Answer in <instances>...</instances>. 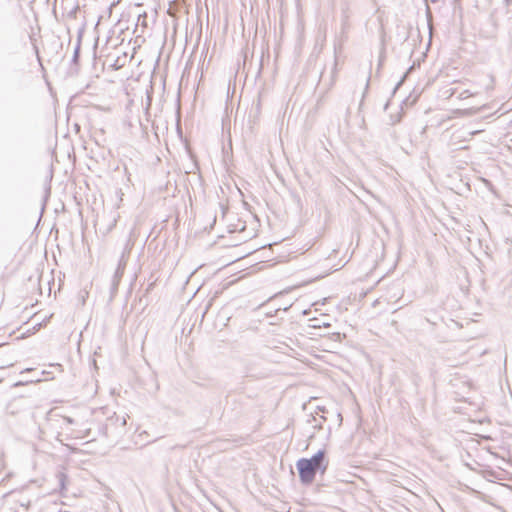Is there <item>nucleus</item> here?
<instances>
[{
  "label": "nucleus",
  "instance_id": "f257e3e1",
  "mask_svg": "<svg viewBox=\"0 0 512 512\" xmlns=\"http://www.w3.org/2000/svg\"><path fill=\"white\" fill-rule=\"evenodd\" d=\"M329 460L326 457L324 450H319L311 458H300L296 462L300 481L303 485H310L316 474L319 472L324 475L327 471Z\"/></svg>",
  "mask_w": 512,
  "mask_h": 512
},
{
  "label": "nucleus",
  "instance_id": "f03ea898",
  "mask_svg": "<svg viewBox=\"0 0 512 512\" xmlns=\"http://www.w3.org/2000/svg\"><path fill=\"white\" fill-rule=\"evenodd\" d=\"M125 266H126V261H125V255L122 254L120 260H119V263H118V266L114 272V275L112 277V280H111V294L112 296L116 293L117 289H118V285L121 281V278L124 274V269H125Z\"/></svg>",
  "mask_w": 512,
  "mask_h": 512
},
{
  "label": "nucleus",
  "instance_id": "7ed1b4c3",
  "mask_svg": "<svg viewBox=\"0 0 512 512\" xmlns=\"http://www.w3.org/2000/svg\"><path fill=\"white\" fill-rule=\"evenodd\" d=\"M119 218V214L114 215L110 221V223L107 225V227L104 230V234H108L112 231V229L116 226L117 220Z\"/></svg>",
  "mask_w": 512,
  "mask_h": 512
},
{
  "label": "nucleus",
  "instance_id": "20e7f679",
  "mask_svg": "<svg viewBox=\"0 0 512 512\" xmlns=\"http://www.w3.org/2000/svg\"><path fill=\"white\" fill-rule=\"evenodd\" d=\"M57 478L59 480L61 488H64L65 480H66V475L64 473L60 472V473L57 474Z\"/></svg>",
  "mask_w": 512,
  "mask_h": 512
},
{
  "label": "nucleus",
  "instance_id": "39448f33",
  "mask_svg": "<svg viewBox=\"0 0 512 512\" xmlns=\"http://www.w3.org/2000/svg\"><path fill=\"white\" fill-rule=\"evenodd\" d=\"M176 133H177V135H178V137L180 139H183L184 136H183V130L182 129L176 130Z\"/></svg>",
  "mask_w": 512,
  "mask_h": 512
},
{
  "label": "nucleus",
  "instance_id": "423d86ee",
  "mask_svg": "<svg viewBox=\"0 0 512 512\" xmlns=\"http://www.w3.org/2000/svg\"><path fill=\"white\" fill-rule=\"evenodd\" d=\"M481 131H482V130H480V129L473 130V131L469 132V133H468V135L472 136V135L477 134V133H479V132H481Z\"/></svg>",
  "mask_w": 512,
  "mask_h": 512
},
{
  "label": "nucleus",
  "instance_id": "0eeeda50",
  "mask_svg": "<svg viewBox=\"0 0 512 512\" xmlns=\"http://www.w3.org/2000/svg\"><path fill=\"white\" fill-rule=\"evenodd\" d=\"M452 146H454V147H455V149H464V148H466L465 146H459V147H458V146H457V143H452Z\"/></svg>",
  "mask_w": 512,
  "mask_h": 512
},
{
  "label": "nucleus",
  "instance_id": "6e6552de",
  "mask_svg": "<svg viewBox=\"0 0 512 512\" xmlns=\"http://www.w3.org/2000/svg\"><path fill=\"white\" fill-rule=\"evenodd\" d=\"M88 293L87 292H84V294L81 295V299H82V304L85 303V297Z\"/></svg>",
  "mask_w": 512,
  "mask_h": 512
},
{
  "label": "nucleus",
  "instance_id": "1a4fd4ad",
  "mask_svg": "<svg viewBox=\"0 0 512 512\" xmlns=\"http://www.w3.org/2000/svg\"><path fill=\"white\" fill-rule=\"evenodd\" d=\"M64 420L69 424L73 423V420L70 417H64Z\"/></svg>",
  "mask_w": 512,
  "mask_h": 512
},
{
  "label": "nucleus",
  "instance_id": "9d476101",
  "mask_svg": "<svg viewBox=\"0 0 512 512\" xmlns=\"http://www.w3.org/2000/svg\"><path fill=\"white\" fill-rule=\"evenodd\" d=\"M314 427L317 428V429H321L322 425L321 424H316Z\"/></svg>",
  "mask_w": 512,
  "mask_h": 512
},
{
  "label": "nucleus",
  "instance_id": "9b49d317",
  "mask_svg": "<svg viewBox=\"0 0 512 512\" xmlns=\"http://www.w3.org/2000/svg\"><path fill=\"white\" fill-rule=\"evenodd\" d=\"M456 138H458V136H456V134H453V135H452V140H454V139H456Z\"/></svg>",
  "mask_w": 512,
  "mask_h": 512
},
{
  "label": "nucleus",
  "instance_id": "f8f14e48",
  "mask_svg": "<svg viewBox=\"0 0 512 512\" xmlns=\"http://www.w3.org/2000/svg\"><path fill=\"white\" fill-rule=\"evenodd\" d=\"M318 410H320V411H322V412H324V411H325V409H324V408H321V407H318Z\"/></svg>",
  "mask_w": 512,
  "mask_h": 512
},
{
  "label": "nucleus",
  "instance_id": "ddd939ff",
  "mask_svg": "<svg viewBox=\"0 0 512 512\" xmlns=\"http://www.w3.org/2000/svg\"><path fill=\"white\" fill-rule=\"evenodd\" d=\"M30 381H31V382H34V380H30ZM39 381H40V379H39V378H37V379L35 380V382H39Z\"/></svg>",
  "mask_w": 512,
  "mask_h": 512
}]
</instances>
